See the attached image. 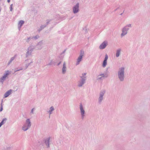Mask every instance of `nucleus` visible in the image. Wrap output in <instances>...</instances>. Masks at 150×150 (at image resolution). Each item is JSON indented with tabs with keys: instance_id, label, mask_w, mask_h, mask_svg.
I'll return each instance as SVG.
<instances>
[{
	"instance_id": "obj_11",
	"label": "nucleus",
	"mask_w": 150,
	"mask_h": 150,
	"mask_svg": "<svg viewBox=\"0 0 150 150\" xmlns=\"http://www.w3.org/2000/svg\"><path fill=\"white\" fill-rule=\"evenodd\" d=\"M66 71V64L65 63H64L63 64V67L62 68V72L64 73Z\"/></svg>"
},
{
	"instance_id": "obj_16",
	"label": "nucleus",
	"mask_w": 150,
	"mask_h": 150,
	"mask_svg": "<svg viewBox=\"0 0 150 150\" xmlns=\"http://www.w3.org/2000/svg\"><path fill=\"white\" fill-rule=\"evenodd\" d=\"M50 114H51V112L52 111H53L54 109V108L52 107H51L50 108Z\"/></svg>"
},
{
	"instance_id": "obj_6",
	"label": "nucleus",
	"mask_w": 150,
	"mask_h": 150,
	"mask_svg": "<svg viewBox=\"0 0 150 150\" xmlns=\"http://www.w3.org/2000/svg\"><path fill=\"white\" fill-rule=\"evenodd\" d=\"M108 59V55L107 54H106L103 64V67H105L106 66L107 64V61Z\"/></svg>"
},
{
	"instance_id": "obj_3",
	"label": "nucleus",
	"mask_w": 150,
	"mask_h": 150,
	"mask_svg": "<svg viewBox=\"0 0 150 150\" xmlns=\"http://www.w3.org/2000/svg\"><path fill=\"white\" fill-rule=\"evenodd\" d=\"M83 54H84L83 51H81L80 55L78 57V58L77 59V63H76V65L79 64V62L81 61V60L82 59V57L83 55Z\"/></svg>"
},
{
	"instance_id": "obj_5",
	"label": "nucleus",
	"mask_w": 150,
	"mask_h": 150,
	"mask_svg": "<svg viewBox=\"0 0 150 150\" xmlns=\"http://www.w3.org/2000/svg\"><path fill=\"white\" fill-rule=\"evenodd\" d=\"M107 44V42H104L100 46V49H103L106 46Z\"/></svg>"
},
{
	"instance_id": "obj_25",
	"label": "nucleus",
	"mask_w": 150,
	"mask_h": 150,
	"mask_svg": "<svg viewBox=\"0 0 150 150\" xmlns=\"http://www.w3.org/2000/svg\"><path fill=\"white\" fill-rule=\"evenodd\" d=\"M99 79H100V77H99Z\"/></svg>"
},
{
	"instance_id": "obj_19",
	"label": "nucleus",
	"mask_w": 150,
	"mask_h": 150,
	"mask_svg": "<svg viewBox=\"0 0 150 150\" xmlns=\"http://www.w3.org/2000/svg\"><path fill=\"white\" fill-rule=\"evenodd\" d=\"M12 4H11L10 7V10L11 11H12Z\"/></svg>"
},
{
	"instance_id": "obj_8",
	"label": "nucleus",
	"mask_w": 150,
	"mask_h": 150,
	"mask_svg": "<svg viewBox=\"0 0 150 150\" xmlns=\"http://www.w3.org/2000/svg\"><path fill=\"white\" fill-rule=\"evenodd\" d=\"M12 91L10 90L7 91L4 94V97H7L11 93Z\"/></svg>"
},
{
	"instance_id": "obj_4",
	"label": "nucleus",
	"mask_w": 150,
	"mask_h": 150,
	"mask_svg": "<svg viewBox=\"0 0 150 150\" xmlns=\"http://www.w3.org/2000/svg\"><path fill=\"white\" fill-rule=\"evenodd\" d=\"M73 10L74 13H76L78 12L79 10V4H77L74 7Z\"/></svg>"
},
{
	"instance_id": "obj_10",
	"label": "nucleus",
	"mask_w": 150,
	"mask_h": 150,
	"mask_svg": "<svg viewBox=\"0 0 150 150\" xmlns=\"http://www.w3.org/2000/svg\"><path fill=\"white\" fill-rule=\"evenodd\" d=\"M9 74V72L8 71H7L6 74L2 78V80H4Z\"/></svg>"
},
{
	"instance_id": "obj_9",
	"label": "nucleus",
	"mask_w": 150,
	"mask_h": 150,
	"mask_svg": "<svg viewBox=\"0 0 150 150\" xmlns=\"http://www.w3.org/2000/svg\"><path fill=\"white\" fill-rule=\"evenodd\" d=\"M127 30H126L125 28H124L122 30V33L121 34V36H123V35H125L127 33Z\"/></svg>"
},
{
	"instance_id": "obj_7",
	"label": "nucleus",
	"mask_w": 150,
	"mask_h": 150,
	"mask_svg": "<svg viewBox=\"0 0 150 150\" xmlns=\"http://www.w3.org/2000/svg\"><path fill=\"white\" fill-rule=\"evenodd\" d=\"M80 109L81 110V113L82 117L83 116V115L84 114V111L83 109L82 105L81 104L80 105Z\"/></svg>"
},
{
	"instance_id": "obj_21",
	"label": "nucleus",
	"mask_w": 150,
	"mask_h": 150,
	"mask_svg": "<svg viewBox=\"0 0 150 150\" xmlns=\"http://www.w3.org/2000/svg\"><path fill=\"white\" fill-rule=\"evenodd\" d=\"M10 0H8V2L9 3V2H10Z\"/></svg>"
},
{
	"instance_id": "obj_22",
	"label": "nucleus",
	"mask_w": 150,
	"mask_h": 150,
	"mask_svg": "<svg viewBox=\"0 0 150 150\" xmlns=\"http://www.w3.org/2000/svg\"><path fill=\"white\" fill-rule=\"evenodd\" d=\"M101 75L103 77L104 76V75L103 74H102Z\"/></svg>"
},
{
	"instance_id": "obj_13",
	"label": "nucleus",
	"mask_w": 150,
	"mask_h": 150,
	"mask_svg": "<svg viewBox=\"0 0 150 150\" xmlns=\"http://www.w3.org/2000/svg\"><path fill=\"white\" fill-rule=\"evenodd\" d=\"M120 50H118L117 51V53L116 54V56L117 57H118L120 55Z\"/></svg>"
},
{
	"instance_id": "obj_17",
	"label": "nucleus",
	"mask_w": 150,
	"mask_h": 150,
	"mask_svg": "<svg viewBox=\"0 0 150 150\" xmlns=\"http://www.w3.org/2000/svg\"><path fill=\"white\" fill-rule=\"evenodd\" d=\"M102 99H103V96H102L101 95L99 98V100L100 101L102 100Z\"/></svg>"
},
{
	"instance_id": "obj_2",
	"label": "nucleus",
	"mask_w": 150,
	"mask_h": 150,
	"mask_svg": "<svg viewBox=\"0 0 150 150\" xmlns=\"http://www.w3.org/2000/svg\"><path fill=\"white\" fill-rule=\"evenodd\" d=\"M26 124L27 125V127L25 126L23 127V129L24 131H26L31 125L30 123L29 119H28L26 120Z\"/></svg>"
},
{
	"instance_id": "obj_12",
	"label": "nucleus",
	"mask_w": 150,
	"mask_h": 150,
	"mask_svg": "<svg viewBox=\"0 0 150 150\" xmlns=\"http://www.w3.org/2000/svg\"><path fill=\"white\" fill-rule=\"evenodd\" d=\"M24 23V21H21L19 23L18 25L21 27L22 25Z\"/></svg>"
},
{
	"instance_id": "obj_15",
	"label": "nucleus",
	"mask_w": 150,
	"mask_h": 150,
	"mask_svg": "<svg viewBox=\"0 0 150 150\" xmlns=\"http://www.w3.org/2000/svg\"><path fill=\"white\" fill-rule=\"evenodd\" d=\"M45 143L47 144V147H49V139H48L47 141H46Z\"/></svg>"
},
{
	"instance_id": "obj_18",
	"label": "nucleus",
	"mask_w": 150,
	"mask_h": 150,
	"mask_svg": "<svg viewBox=\"0 0 150 150\" xmlns=\"http://www.w3.org/2000/svg\"><path fill=\"white\" fill-rule=\"evenodd\" d=\"M84 82L83 81H82V83L81 84H79V86H82V85L84 83Z\"/></svg>"
},
{
	"instance_id": "obj_23",
	"label": "nucleus",
	"mask_w": 150,
	"mask_h": 150,
	"mask_svg": "<svg viewBox=\"0 0 150 150\" xmlns=\"http://www.w3.org/2000/svg\"><path fill=\"white\" fill-rule=\"evenodd\" d=\"M86 75V73H84V76H85V75Z\"/></svg>"
},
{
	"instance_id": "obj_14",
	"label": "nucleus",
	"mask_w": 150,
	"mask_h": 150,
	"mask_svg": "<svg viewBox=\"0 0 150 150\" xmlns=\"http://www.w3.org/2000/svg\"><path fill=\"white\" fill-rule=\"evenodd\" d=\"M6 119H4L3 120L2 122L0 123V127L2 125L4 124V121H6Z\"/></svg>"
},
{
	"instance_id": "obj_20",
	"label": "nucleus",
	"mask_w": 150,
	"mask_h": 150,
	"mask_svg": "<svg viewBox=\"0 0 150 150\" xmlns=\"http://www.w3.org/2000/svg\"><path fill=\"white\" fill-rule=\"evenodd\" d=\"M2 110V108H1V109H0V111H1Z\"/></svg>"
},
{
	"instance_id": "obj_24",
	"label": "nucleus",
	"mask_w": 150,
	"mask_h": 150,
	"mask_svg": "<svg viewBox=\"0 0 150 150\" xmlns=\"http://www.w3.org/2000/svg\"><path fill=\"white\" fill-rule=\"evenodd\" d=\"M32 112H33V109H32V111H31Z\"/></svg>"
},
{
	"instance_id": "obj_1",
	"label": "nucleus",
	"mask_w": 150,
	"mask_h": 150,
	"mask_svg": "<svg viewBox=\"0 0 150 150\" xmlns=\"http://www.w3.org/2000/svg\"><path fill=\"white\" fill-rule=\"evenodd\" d=\"M124 68H122L118 73L119 77L120 80L122 81L123 79Z\"/></svg>"
}]
</instances>
